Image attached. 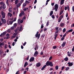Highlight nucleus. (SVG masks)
Listing matches in <instances>:
<instances>
[{"label": "nucleus", "mask_w": 74, "mask_h": 74, "mask_svg": "<svg viewBox=\"0 0 74 74\" xmlns=\"http://www.w3.org/2000/svg\"><path fill=\"white\" fill-rule=\"evenodd\" d=\"M58 5L57 4H56L54 5V8L53 9V10H55V11L56 12L58 11Z\"/></svg>", "instance_id": "f257e3e1"}, {"label": "nucleus", "mask_w": 74, "mask_h": 74, "mask_svg": "<svg viewBox=\"0 0 74 74\" xmlns=\"http://www.w3.org/2000/svg\"><path fill=\"white\" fill-rule=\"evenodd\" d=\"M1 14L3 18H5V14L3 11H2L1 12Z\"/></svg>", "instance_id": "f03ea898"}, {"label": "nucleus", "mask_w": 74, "mask_h": 74, "mask_svg": "<svg viewBox=\"0 0 74 74\" xmlns=\"http://www.w3.org/2000/svg\"><path fill=\"white\" fill-rule=\"evenodd\" d=\"M67 64H68L69 67H71V66H72L73 65V62H69Z\"/></svg>", "instance_id": "7ed1b4c3"}, {"label": "nucleus", "mask_w": 74, "mask_h": 74, "mask_svg": "<svg viewBox=\"0 0 74 74\" xmlns=\"http://www.w3.org/2000/svg\"><path fill=\"white\" fill-rule=\"evenodd\" d=\"M16 35H17V34H14L13 36H12L11 38L12 39H13V38H15V37L16 36Z\"/></svg>", "instance_id": "20e7f679"}, {"label": "nucleus", "mask_w": 74, "mask_h": 74, "mask_svg": "<svg viewBox=\"0 0 74 74\" xmlns=\"http://www.w3.org/2000/svg\"><path fill=\"white\" fill-rule=\"evenodd\" d=\"M25 15V13H24V12H21V13H20L19 14V16H20V17H21L22 16H23Z\"/></svg>", "instance_id": "39448f33"}, {"label": "nucleus", "mask_w": 74, "mask_h": 74, "mask_svg": "<svg viewBox=\"0 0 74 74\" xmlns=\"http://www.w3.org/2000/svg\"><path fill=\"white\" fill-rule=\"evenodd\" d=\"M38 51H35L34 55V56H35V57L37 56V55H38Z\"/></svg>", "instance_id": "423d86ee"}, {"label": "nucleus", "mask_w": 74, "mask_h": 74, "mask_svg": "<svg viewBox=\"0 0 74 74\" xmlns=\"http://www.w3.org/2000/svg\"><path fill=\"white\" fill-rule=\"evenodd\" d=\"M34 57H32L30 58L29 61L30 62H31L34 61Z\"/></svg>", "instance_id": "0eeeda50"}, {"label": "nucleus", "mask_w": 74, "mask_h": 74, "mask_svg": "<svg viewBox=\"0 0 74 74\" xmlns=\"http://www.w3.org/2000/svg\"><path fill=\"white\" fill-rule=\"evenodd\" d=\"M1 20L2 21V22H3V23L5 24L6 23V21H5V19H3V18H1Z\"/></svg>", "instance_id": "6e6552de"}, {"label": "nucleus", "mask_w": 74, "mask_h": 74, "mask_svg": "<svg viewBox=\"0 0 74 74\" xmlns=\"http://www.w3.org/2000/svg\"><path fill=\"white\" fill-rule=\"evenodd\" d=\"M23 27H22V25H21V26L20 27V29H19V31L20 32H22V30H23Z\"/></svg>", "instance_id": "1a4fd4ad"}, {"label": "nucleus", "mask_w": 74, "mask_h": 74, "mask_svg": "<svg viewBox=\"0 0 74 74\" xmlns=\"http://www.w3.org/2000/svg\"><path fill=\"white\" fill-rule=\"evenodd\" d=\"M22 4L20 3H19L17 5V11H18V7H19L21 6V5Z\"/></svg>", "instance_id": "9d476101"}, {"label": "nucleus", "mask_w": 74, "mask_h": 74, "mask_svg": "<svg viewBox=\"0 0 74 74\" xmlns=\"http://www.w3.org/2000/svg\"><path fill=\"white\" fill-rule=\"evenodd\" d=\"M1 45H3V46L4 45V42H1L0 43V47L1 48H2V46Z\"/></svg>", "instance_id": "9b49d317"}, {"label": "nucleus", "mask_w": 74, "mask_h": 74, "mask_svg": "<svg viewBox=\"0 0 74 74\" xmlns=\"http://www.w3.org/2000/svg\"><path fill=\"white\" fill-rule=\"evenodd\" d=\"M40 66L41 64L40 62H38L36 65V67H40Z\"/></svg>", "instance_id": "f8f14e48"}, {"label": "nucleus", "mask_w": 74, "mask_h": 74, "mask_svg": "<svg viewBox=\"0 0 74 74\" xmlns=\"http://www.w3.org/2000/svg\"><path fill=\"white\" fill-rule=\"evenodd\" d=\"M66 42H63L62 44V47H64L65 46V45H66Z\"/></svg>", "instance_id": "ddd939ff"}, {"label": "nucleus", "mask_w": 74, "mask_h": 74, "mask_svg": "<svg viewBox=\"0 0 74 74\" xmlns=\"http://www.w3.org/2000/svg\"><path fill=\"white\" fill-rule=\"evenodd\" d=\"M45 34H43L41 35L40 37H41V39H43L44 38V37H45Z\"/></svg>", "instance_id": "4468645a"}, {"label": "nucleus", "mask_w": 74, "mask_h": 74, "mask_svg": "<svg viewBox=\"0 0 74 74\" xmlns=\"http://www.w3.org/2000/svg\"><path fill=\"white\" fill-rule=\"evenodd\" d=\"M27 65H28V63L27 62H25L24 64V67H26Z\"/></svg>", "instance_id": "2eb2a0df"}, {"label": "nucleus", "mask_w": 74, "mask_h": 74, "mask_svg": "<svg viewBox=\"0 0 74 74\" xmlns=\"http://www.w3.org/2000/svg\"><path fill=\"white\" fill-rule=\"evenodd\" d=\"M49 62V61H47L46 62L45 65H46V66H49V62Z\"/></svg>", "instance_id": "dca6fc26"}, {"label": "nucleus", "mask_w": 74, "mask_h": 74, "mask_svg": "<svg viewBox=\"0 0 74 74\" xmlns=\"http://www.w3.org/2000/svg\"><path fill=\"white\" fill-rule=\"evenodd\" d=\"M46 66H47V65H44L42 68L41 69V70H43L45 67H46Z\"/></svg>", "instance_id": "f3484780"}, {"label": "nucleus", "mask_w": 74, "mask_h": 74, "mask_svg": "<svg viewBox=\"0 0 74 74\" xmlns=\"http://www.w3.org/2000/svg\"><path fill=\"white\" fill-rule=\"evenodd\" d=\"M49 66H51V67L53 66V64L52 62H50L49 63Z\"/></svg>", "instance_id": "a211bd4d"}, {"label": "nucleus", "mask_w": 74, "mask_h": 74, "mask_svg": "<svg viewBox=\"0 0 74 74\" xmlns=\"http://www.w3.org/2000/svg\"><path fill=\"white\" fill-rule=\"evenodd\" d=\"M18 30H17V29H16L14 30V31H15V33L14 34H17V35L18 34V32H17V31H18Z\"/></svg>", "instance_id": "6ab92c4d"}, {"label": "nucleus", "mask_w": 74, "mask_h": 74, "mask_svg": "<svg viewBox=\"0 0 74 74\" xmlns=\"http://www.w3.org/2000/svg\"><path fill=\"white\" fill-rule=\"evenodd\" d=\"M8 16H10V17H11V16H12V14H11V13L10 12H8Z\"/></svg>", "instance_id": "aec40b11"}, {"label": "nucleus", "mask_w": 74, "mask_h": 74, "mask_svg": "<svg viewBox=\"0 0 74 74\" xmlns=\"http://www.w3.org/2000/svg\"><path fill=\"white\" fill-rule=\"evenodd\" d=\"M38 33H39V32H37L36 33V34L35 35L36 37H37L38 36Z\"/></svg>", "instance_id": "412c9836"}, {"label": "nucleus", "mask_w": 74, "mask_h": 74, "mask_svg": "<svg viewBox=\"0 0 74 74\" xmlns=\"http://www.w3.org/2000/svg\"><path fill=\"white\" fill-rule=\"evenodd\" d=\"M13 21H10L9 22V23L10 24V25H11L12 24V23H13Z\"/></svg>", "instance_id": "4be33fe9"}, {"label": "nucleus", "mask_w": 74, "mask_h": 74, "mask_svg": "<svg viewBox=\"0 0 74 74\" xmlns=\"http://www.w3.org/2000/svg\"><path fill=\"white\" fill-rule=\"evenodd\" d=\"M68 60L69 58L67 57H66L64 59V60H65V61H66V62L68 61Z\"/></svg>", "instance_id": "5701e85b"}, {"label": "nucleus", "mask_w": 74, "mask_h": 74, "mask_svg": "<svg viewBox=\"0 0 74 74\" xmlns=\"http://www.w3.org/2000/svg\"><path fill=\"white\" fill-rule=\"evenodd\" d=\"M17 26V24L16 23H15L14 24V26L13 27L15 28H16V26Z\"/></svg>", "instance_id": "b1692460"}, {"label": "nucleus", "mask_w": 74, "mask_h": 74, "mask_svg": "<svg viewBox=\"0 0 74 74\" xmlns=\"http://www.w3.org/2000/svg\"><path fill=\"white\" fill-rule=\"evenodd\" d=\"M64 1H63L61 0L60 2V5H62V4H64Z\"/></svg>", "instance_id": "393cba45"}, {"label": "nucleus", "mask_w": 74, "mask_h": 74, "mask_svg": "<svg viewBox=\"0 0 74 74\" xmlns=\"http://www.w3.org/2000/svg\"><path fill=\"white\" fill-rule=\"evenodd\" d=\"M64 24L63 23H61L60 25L61 27H63L64 26Z\"/></svg>", "instance_id": "a878e982"}, {"label": "nucleus", "mask_w": 74, "mask_h": 74, "mask_svg": "<svg viewBox=\"0 0 74 74\" xmlns=\"http://www.w3.org/2000/svg\"><path fill=\"white\" fill-rule=\"evenodd\" d=\"M6 7V6H5V5L4 4V5H3L2 8H3V9H5V8Z\"/></svg>", "instance_id": "bb28decb"}, {"label": "nucleus", "mask_w": 74, "mask_h": 74, "mask_svg": "<svg viewBox=\"0 0 74 74\" xmlns=\"http://www.w3.org/2000/svg\"><path fill=\"white\" fill-rule=\"evenodd\" d=\"M53 11H52L50 12V16H52V14H53Z\"/></svg>", "instance_id": "cd10ccee"}, {"label": "nucleus", "mask_w": 74, "mask_h": 74, "mask_svg": "<svg viewBox=\"0 0 74 74\" xmlns=\"http://www.w3.org/2000/svg\"><path fill=\"white\" fill-rule=\"evenodd\" d=\"M63 11H64V10H62L60 12V15H62V14H63Z\"/></svg>", "instance_id": "c85d7f7f"}, {"label": "nucleus", "mask_w": 74, "mask_h": 74, "mask_svg": "<svg viewBox=\"0 0 74 74\" xmlns=\"http://www.w3.org/2000/svg\"><path fill=\"white\" fill-rule=\"evenodd\" d=\"M40 33H39L38 34V36L37 37L38 39H39V38H40Z\"/></svg>", "instance_id": "c756f323"}, {"label": "nucleus", "mask_w": 74, "mask_h": 74, "mask_svg": "<svg viewBox=\"0 0 74 74\" xmlns=\"http://www.w3.org/2000/svg\"><path fill=\"white\" fill-rule=\"evenodd\" d=\"M26 3L25 2L23 4V7H25V6H26Z\"/></svg>", "instance_id": "7c9ffc66"}, {"label": "nucleus", "mask_w": 74, "mask_h": 74, "mask_svg": "<svg viewBox=\"0 0 74 74\" xmlns=\"http://www.w3.org/2000/svg\"><path fill=\"white\" fill-rule=\"evenodd\" d=\"M55 69H56V70H58L59 69V67L58 66H56L55 67Z\"/></svg>", "instance_id": "2f4dec72"}, {"label": "nucleus", "mask_w": 74, "mask_h": 74, "mask_svg": "<svg viewBox=\"0 0 74 74\" xmlns=\"http://www.w3.org/2000/svg\"><path fill=\"white\" fill-rule=\"evenodd\" d=\"M69 69H70V67H67L65 69L66 71H68V70H69Z\"/></svg>", "instance_id": "473e14b6"}, {"label": "nucleus", "mask_w": 74, "mask_h": 74, "mask_svg": "<svg viewBox=\"0 0 74 74\" xmlns=\"http://www.w3.org/2000/svg\"><path fill=\"white\" fill-rule=\"evenodd\" d=\"M18 3V0H16L15 1V4L16 5Z\"/></svg>", "instance_id": "72a5a7b5"}, {"label": "nucleus", "mask_w": 74, "mask_h": 74, "mask_svg": "<svg viewBox=\"0 0 74 74\" xmlns=\"http://www.w3.org/2000/svg\"><path fill=\"white\" fill-rule=\"evenodd\" d=\"M44 27V24H42L41 26V29H43Z\"/></svg>", "instance_id": "f704fd0d"}, {"label": "nucleus", "mask_w": 74, "mask_h": 74, "mask_svg": "<svg viewBox=\"0 0 74 74\" xmlns=\"http://www.w3.org/2000/svg\"><path fill=\"white\" fill-rule=\"evenodd\" d=\"M61 20H62V18H60L58 19V22L59 23L60 22V21H61Z\"/></svg>", "instance_id": "c9c22d12"}, {"label": "nucleus", "mask_w": 74, "mask_h": 74, "mask_svg": "<svg viewBox=\"0 0 74 74\" xmlns=\"http://www.w3.org/2000/svg\"><path fill=\"white\" fill-rule=\"evenodd\" d=\"M0 4L1 5H4V3L3 2H1L0 3Z\"/></svg>", "instance_id": "e433bc0d"}, {"label": "nucleus", "mask_w": 74, "mask_h": 74, "mask_svg": "<svg viewBox=\"0 0 74 74\" xmlns=\"http://www.w3.org/2000/svg\"><path fill=\"white\" fill-rule=\"evenodd\" d=\"M40 54L41 55H44V53H43V51H42L40 53Z\"/></svg>", "instance_id": "4c0bfd02"}, {"label": "nucleus", "mask_w": 74, "mask_h": 74, "mask_svg": "<svg viewBox=\"0 0 74 74\" xmlns=\"http://www.w3.org/2000/svg\"><path fill=\"white\" fill-rule=\"evenodd\" d=\"M67 10L68 11H70V8H69V6L68 5H67Z\"/></svg>", "instance_id": "58836bf2"}, {"label": "nucleus", "mask_w": 74, "mask_h": 74, "mask_svg": "<svg viewBox=\"0 0 74 74\" xmlns=\"http://www.w3.org/2000/svg\"><path fill=\"white\" fill-rule=\"evenodd\" d=\"M59 33V30H56V31L55 32V34H56L57 33Z\"/></svg>", "instance_id": "ea45409f"}, {"label": "nucleus", "mask_w": 74, "mask_h": 74, "mask_svg": "<svg viewBox=\"0 0 74 74\" xmlns=\"http://www.w3.org/2000/svg\"><path fill=\"white\" fill-rule=\"evenodd\" d=\"M52 59V56H51L49 59V60H51Z\"/></svg>", "instance_id": "a19ab883"}, {"label": "nucleus", "mask_w": 74, "mask_h": 74, "mask_svg": "<svg viewBox=\"0 0 74 74\" xmlns=\"http://www.w3.org/2000/svg\"><path fill=\"white\" fill-rule=\"evenodd\" d=\"M66 28H64L63 30V33H65V32H66Z\"/></svg>", "instance_id": "79ce46f5"}, {"label": "nucleus", "mask_w": 74, "mask_h": 74, "mask_svg": "<svg viewBox=\"0 0 74 74\" xmlns=\"http://www.w3.org/2000/svg\"><path fill=\"white\" fill-rule=\"evenodd\" d=\"M2 34H3V35H4V36L5 35V34H6V32H3L2 33Z\"/></svg>", "instance_id": "37998d69"}, {"label": "nucleus", "mask_w": 74, "mask_h": 74, "mask_svg": "<svg viewBox=\"0 0 74 74\" xmlns=\"http://www.w3.org/2000/svg\"><path fill=\"white\" fill-rule=\"evenodd\" d=\"M73 29H71L69 30L68 31V32H73Z\"/></svg>", "instance_id": "c03bdc74"}, {"label": "nucleus", "mask_w": 74, "mask_h": 74, "mask_svg": "<svg viewBox=\"0 0 74 74\" xmlns=\"http://www.w3.org/2000/svg\"><path fill=\"white\" fill-rule=\"evenodd\" d=\"M7 44H5V47H4L5 49H6V48H7Z\"/></svg>", "instance_id": "a18cd8bd"}, {"label": "nucleus", "mask_w": 74, "mask_h": 74, "mask_svg": "<svg viewBox=\"0 0 74 74\" xmlns=\"http://www.w3.org/2000/svg\"><path fill=\"white\" fill-rule=\"evenodd\" d=\"M48 25H49V22H48V21H47L46 24V26H48Z\"/></svg>", "instance_id": "49530a36"}, {"label": "nucleus", "mask_w": 74, "mask_h": 74, "mask_svg": "<svg viewBox=\"0 0 74 74\" xmlns=\"http://www.w3.org/2000/svg\"><path fill=\"white\" fill-rule=\"evenodd\" d=\"M25 3H26V4H29L30 3V2L27 1H26Z\"/></svg>", "instance_id": "de8ad7c7"}, {"label": "nucleus", "mask_w": 74, "mask_h": 74, "mask_svg": "<svg viewBox=\"0 0 74 74\" xmlns=\"http://www.w3.org/2000/svg\"><path fill=\"white\" fill-rule=\"evenodd\" d=\"M4 35H3L2 34L0 35V37H4Z\"/></svg>", "instance_id": "09e8293b"}, {"label": "nucleus", "mask_w": 74, "mask_h": 74, "mask_svg": "<svg viewBox=\"0 0 74 74\" xmlns=\"http://www.w3.org/2000/svg\"><path fill=\"white\" fill-rule=\"evenodd\" d=\"M15 28V27L14 26H12V27H11V29L12 30H14V29Z\"/></svg>", "instance_id": "8fccbe9b"}, {"label": "nucleus", "mask_w": 74, "mask_h": 74, "mask_svg": "<svg viewBox=\"0 0 74 74\" xmlns=\"http://www.w3.org/2000/svg\"><path fill=\"white\" fill-rule=\"evenodd\" d=\"M53 49H56V46H53Z\"/></svg>", "instance_id": "3c124183"}, {"label": "nucleus", "mask_w": 74, "mask_h": 74, "mask_svg": "<svg viewBox=\"0 0 74 74\" xmlns=\"http://www.w3.org/2000/svg\"><path fill=\"white\" fill-rule=\"evenodd\" d=\"M68 15H69V14L68 13V12H67L66 15V17H68Z\"/></svg>", "instance_id": "603ef678"}, {"label": "nucleus", "mask_w": 74, "mask_h": 74, "mask_svg": "<svg viewBox=\"0 0 74 74\" xmlns=\"http://www.w3.org/2000/svg\"><path fill=\"white\" fill-rule=\"evenodd\" d=\"M51 17L53 19H54V18H55V16L53 15Z\"/></svg>", "instance_id": "864d4df0"}, {"label": "nucleus", "mask_w": 74, "mask_h": 74, "mask_svg": "<svg viewBox=\"0 0 74 74\" xmlns=\"http://www.w3.org/2000/svg\"><path fill=\"white\" fill-rule=\"evenodd\" d=\"M72 10L73 12H74V6H73L72 8Z\"/></svg>", "instance_id": "5fc2aeb1"}, {"label": "nucleus", "mask_w": 74, "mask_h": 74, "mask_svg": "<svg viewBox=\"0 0 74 74\" xmlns=\"http://www.w3.org/2000/svg\"><path fill=\"white\" fill-rule=\"evenodd\" d=\"M64 66H63L62 67L61 69V70L63 71L64 70Z\"/></svg>", "instance_id": "6e6d98bb"}, {"label": "nucleus", "mask_w": 74, "mask_h": 74, "mask_svg": "<svg viewBox=\"0 0 74 74\" xmlns=\"http://www.w3.org/2000/svg\"><path fill=\"white\" fill-rule=\"evenodd\" d=\"M60 18H61V19H62V18H63V15H61V16H60Z\"/></svg>", "instance_id": "4d7b16f0"}, {"label": "nucleus", "mask_w": 74, "mask_h": 74, "mask_svg": "<svg viewBox=\"0 0 74 74\" xmlns=\"http://www.w3.org/2000/svg\"><path fill=\"white\" fill-rule=\"evenodd\" d=\"M16 20V18H15L13 21V22H15Z\"/></svg>", "instance_id": "13d9d810"}, {"label": "nucleus", "mask_w": 74, "mask_h": 74, "mask_svg": "<svg viewBox=\"0 0 74 74\" xmlns=\"http://www.w3.org/2000/svg\"><path fill=\"white\" fill-rule=\"evenodd\" d=\"M55 29H56V30H58L59 29H59V27H56L55 28Z\"/></svg>", "instance_id": "bf43d9fd"}, {"label": "nucleus", "mask_w": 74, "mask_h": 74, "mask_svg": "<svg viewBox=\"0 0 74 74\" xmlns=\"http://www.w3.org/2000/svg\"><path fill=\"white\" fill-rule=\"evenodd\" d=\"M7 32L8 33H10V32H11V31L10 30V29H9L8 30Z\"/></svg>", "instance_id": "052dcab7"}, {"label": "nucleus", "mask_w": 74, "mask_h": 74, "mask_svg": "<svg viewBox=\"0 0 74 74\" xmlns=\"http://www.w3.org/2000/svg\"><path fill=\"white\" fill-rule=\"evenodd\" d=\"M24 0H21V1H20L21 3L22 4V3H23V2Z\"/></svg>", "instance_id": "680f3d73"}, {"label": "nucleus", "mask_w": 74, "mask_h": 74, "mask_svg": "<svg viewBox=\"0 0 74 74\" xmlns=\"http://www.w3.org/2000/svg\"><path fill=\"white\" fill-rule=\"evenodd\" d=\"M29 58V56H28L26 58V60H28Z\"/></svg>", "instance_id": "e2e57ef3"}, {"label": "nucleus", "mask_w": 74, "mask_h": 74, "mask_svg": "<svg viewBox=\"0 0 74 74\" xmlns=\"http://www.w3.org/2000/svg\"><path fill=\"white\" fill-rule=\"evenodd\" d=\"M71 27H74V24H73L71 26Z\"/></svg>", "instance_id": "0e129e2a"}, {"label": "nucleus", "mask_w": 74, "mask_h": 74, "mask_svg": "<svg viewBox=\"0 0 74 74\" xmlns=\"http://www.w3.org/2000/svg\"><path fill=\"white\" fill-rule=\"evenodd\" d=\"M23 22V20H21L20 21V23H22Z\"/></svg>", "instance_id": "69168bd1"}, {"label": "nucleus", "mask_w": 74, "mask_h": 74, "mask_svg": "<svg viewBox=\"0 0 74 74\" xmlns=\"http://www.w3.org/2000/svg\"><path fill=\"white\" fill-rule=\"evenodd\" d=\"M67 9V7L66 6L65 7V9H64L65 10H66Z\"/></svg>", "instance_id": "338daca9"}, {"label": "nucleus", "mask_w": 74, "mask_h": 74, "mask_svg": "<svg viewBox=\"0 0 74 74\" xmlns=\"http://www.w3.org/2000/svg\"><path fill=\"white\" fill-rule=\"evenodd\" d=\"M19 71H17L16 73L15 74H19Z\"/></svg>", "instance_id": "774afa93"}]
</instances>
